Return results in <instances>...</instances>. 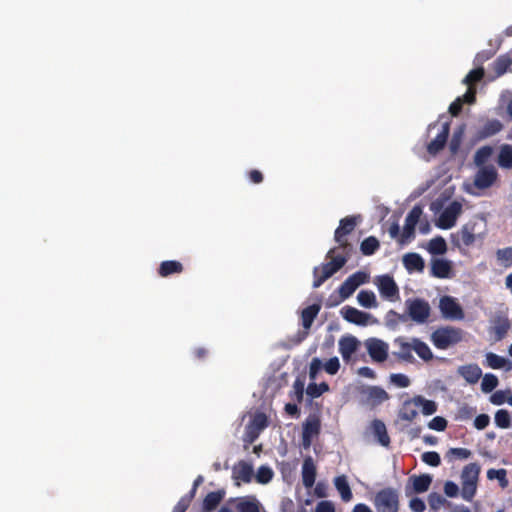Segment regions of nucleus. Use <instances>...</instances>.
Here are the masks:
<instances>
[{
    "label": "nucleus",
    "mask_w": 512,
    "mask_h": 512,
    "mask_svg": "<svg viewBox=\"0 0 512 512\" xmlns=\"http://www.w3.org/2000/svg\"><path fill=\"white\" fill-rule=\"evenodd\" d=\"M338 248H332L327 253V258H331V261L327 263H323L319 267H315L313 270V287H320L328 278L333 276L337 271H339L347 262L349 255H337L334 256Z\"/></svg>",
    "instance_id": "f257e3e1"
},
{
    "label": "nucleus",
    "mask_w": 512,
    "mask_h": 512,
    "mask_svg": "<svg viewBox=\"0 0 512 512\" xmlns=\"http://www.w3.org/2000/svg\"><path fill=\"white\" fill-rule=\"evenodd\" d=\"M464 335V330L459 327L443 326L431 334V341L437 349L446 350L460 343L464 339Z\"/></svg>",
    "instance_id": "f03ea898"
},
{
    "label": "nucleus",
    "mask_w": 512,
    "mask_h": 512,
    "mask_svg": "<svg viewBox=\"0 0 512 512\" xmlns=\"http://www.w3.org/2000/svg\"><path fill=\"white\" fill-rule=\"evenodd\" d=\"M378 512H398L399 493L392 487L379 490L373 501Z\"/></svg>",
    "instance_id": "7ed1b4c3"
},
{
    "label": "nucleus",
    "mask_w": 512,
    "mask_h": 512,
    "mask_svg": "<svg viewBox=\"0 0 512 512\" xmlns=\"http://www.w3.org/2000/svg\"><path fill=\"white\" fill-rule=\"evenodd\" d=\"M357 225V217L347 216L340 220L338 228L335 230L334 239L338 243L339 249L347 255L352 252V245L346 239V236L352 233Z\"/></svg>",
    "instance_id": "20e7f679"
},
{
    "label": "nucleus",
    "mask_w": 512,
    "mask_h": 512,
    "mask_svg": "<svg viewBox=\"0 0 512 512\" xmlns=\"http://www.w3.org/2000/svg\"><path fill=\"white\" fill-rule=\"evenodd\" d=\"M368 280V274L363 271H357L353 273L338 288L340 300L330 303L329 306H336L340 302L348 299L360 285L365 284L368 282Z\"/></svg>",
    "instance_id": "39448f33"
},
{
    "label": "nucleus",
    "mask_w": 512,
    "mask_h": 512,
    "mask_svg": "<svg viewBox=\"0 0 512 512\" xmlns=\"http://www.w3.org/2000/svg\"><path fill=\"white\" fill-rule=\"evenodd\" d=\"M405 304L407 313L413 321L419 324L427 322L431 308L426 300L421 298L408 299Z\"/></svg>",
    "instance_id": "423d86ee"
},
{
    "label": "nucleus",
    "mask_w": 512,
    "mask_h": 512,
    "mask_svg": "<svg viewBox=\"0 0 512 512\" xmlns=\"http://www.w3.org/2000/svg\"><path fill=\"white\" fill-rule=\"evenodd\" d=\"M423 213L422 207L420 205H415L405 219V225L403 228V232L399 237V242L401 244L406 243L411 238L414 237L415 234V227L417 223L419 222V219Z\"/></svg>",
    "instance_id": "0eeeda50"
},
{
    "label": "nucleus",
    "mask_w": 512,
    "mask_h": 512,
    "mask_svg": "<svg viewBox=\"0 0 512 512\" xmlns=\"http://www.w3.org/2000/svg\"><path fill=\"white\" fill-rule=\"evenodd\" d=\"M461 212V203L458 201L451 202L440 214L437 221V226L444 230L452 228L456 224L457 218Z\"/></svg>",
    "instance_id": "6e6552de"
},
{
    "label": "nucleus",
    "mask_w": 512,
    "mask_h": 512,
    "mask_svg": "<svg viewBox=\"0 0 512 512\" xmlns=\"http://www.w3.org/2000/svg\"><path fill=\"white\" fill-rule=\"evenodd\" d=\"M439 308L445 319L461 320L464 318V312L456 299L451 296H443L440 299Z\"/></svg>",
    "instance_id": "1a4fd4ad"
},
{
    "label": "nucleus",
    "mask_w": 512,
    "mask_h": 512,
    "mask_svg": "<svg viewBox=\"0 0 512 512\" xmlns=\"http://www.w3.org/2000/svg\"><path fill=\"white\" fill-rule=\"evenodd\" d=\"M375 284L383 298L389 300L399 298V288L392 276L388 274L378 276Z\"/></svg>",
    "instance_id": "9d476101"
},
{
    "label": "nucleus",
    "mask_w": 512,
    "mask_h": 512,
    "mask_svg": "<svg viewBox=\"0 0 512 512\" xmlns=\"http://www.w3.org/2000/svg\"><path fill=\"white\" fill-rule=\"evenodd\" d=\"M366 348L369 356L375 362H384L388 357L389 346L383 340L370 338L366 341Z\"/></svg>",
    "instance_id": "9b49d317"
},
{
    "label": "nucleus",
    "mask_w": 512,
    "mask_h": 512,
    "mask_svg": "<svg viewBox=\"0 0 512 512\" xmlns=\"http://www.w3.org/2000/svg\"><path fill=\"white\" fill-rule=\"evenodd\" d=\"M497 177L498 173L492 165L483 166L475 175L474 185L479 189L489 188L495 183Z\"/></svg>",
    "instance_id": "f8f14e48"
},
{
    "label": "nucleus",
    "mask_w": 512,
    "mask_h": 512,
    "mask_svg": "<svg viewBox=\"0 0 512 512\" xmlns=\"http://www.w3.org/2000/svg\"><path fill=\"white\" fill-rule=\"evenodd\" d=\"M321 423L317 417H309L303 423L302 446L308 449L312 444V439L320 433Z\"/></svg>",
    "instance_id": "ddd939ff"
},
{
    "label": "nucleus",
    "mask_w": 512,
    "mask_h": 512,
    "mask_svg": "<svg viewBox=\"0 0 512 512\" xmlns=\"http://www.w3.org/2000/svg\"><path fill=\"white\" fill-rule=\"evenodd\" d=\"M503 129V124L498 119H487L483 125H481L476 133L475 138L479 141L485 140L487 138H490L499 132H501Z\"/></svg>",
    "instance_id": "4468645a"
},
{
    "label": "nucleus",
    "mask_w": 512,
    "mask_h": 512,
    "mask_svg": "<svg viewBox=\"0 0 512 512\" xmlns=\"http://www.w3.org/2000/svg\"><path fill=\"white\" fill-rule=\"evenodd\" d=\"M341 315L342 317L350 323L365 326L368 324V320L370 318V314L360 311L352 306H344L341 309Z\"/></svg>",
    "instance_id": "2eb2a0df"
},
{
    "label": "nucleus",
    "mask_w": 512,
    "mask_h": 512,
    "mask_svg": "<svg viewBox=\"0 0 512 512\" xmlns=\"http://www.w3.org/2000/svg\"><path fill=\"white\" fill-rule=\"evenodd\" d=\"M362 394L366 396V403L376 407L389 399V394L380 386H368L363 389Z\"/></svg>",
    "instance_id": "dca6fc26"
},
{
    "label": "nucleus",
    "mask_w": 512,
    "mask_h": 512,
    "mask_svg": "<svg viewBox=\"0 0 512 512\" xmlns=\"http://www.w3.org/2000/svg\"><path fill=\"white\" fill-rule=\"evenodd\" d=\"M449 132L450 125L446 122L443 124L442 129L437 136L427 145V151L432 155L439 153L445 147Z\"/></svg>",
    "instance_id": "f3484780"
},
{
    "label": "nucleus",
    "mask_w": 512,
    "mask_h": 512,
    "mask_svg": "<svg viewBox=\"0 0 512 512\" xmlns=\"http://www.w3.org/2000/svg\"><path fill=\"white\" fill-rule=\"evenodd\" d=\"M316 466L313 458L307 456L302 464V482L306 488H312L316 480Z\"/></svg>",
    "instance_id": "a211bd4d"
},
{
    "label": "nucleus",
    "mask_w": 512,
    "mask_h": 512,
    "mask_svg": "<svg viewBox=\"0 0 512 512\" xmlns=\"http://www.w3.org/2000/svg\"><path fill=\"white\" fill-rule=\"evenodd\" d=\"M232 477L236 481H243L245 483H249L253 477V467L246 461H239L233 467Z\"/></svg>",
    "instance_id": "6ab92c4d"
},
{
    "label": "nucleus",
    "mask_w": 512,
    "mask_h": 512,
    "mask_svg": "<svg viewBox=\"0 0 512 512\" xmlns=\"http://www.w3.org/2000/svg\"><path fill=\"white\" fill-rule=\"evenodd\" d=\"M452 271L451 262L446 259L436 258L431 262L432 276L440 279L449 278Z\"/></svg>",
    "instance_id": "aec40b11"
},
{
    "label": "nucleus",
    "mask_w": 512,
    "mask_h": 512,
    "mask_svg": "<svg viewBox=\"0 0 512 512\" xmlns=\"http://www.w3.org/2000/svg\"><path fill=\"white\" fill-rule=\"evenodd\" d=\"M359 346V341L354 336L343 337L339 340V351L343 360L348 362L352 354L356 352Z\"/></svg>",
    "instance_id": "412c9836"
},
{
    "label": "nucleus",
    "mask_w": 512,
    "mask_h": 512,
    "mask_svg": "<svg viewBox=\"0 0 512 512\" xmlns=\"http://www.w3.org/2000/svg\"><path fill=\"white\" fill-rule=\"evenodd\" d=\"M458 373L470 384H475L482 376V370L478 364H467L460 366Z\"/></svg>",
    "instance_id": "4be33fe9"
},
{
    "label": "nucleus",
    "mask_w": 512,
    "mask_h": 512,
    "mask_svg": "<svg viewBox=\"0 0 512 512\" xmlns=\"http://www.w3.org/2000/svg\"><path fill=\"white\" fill-rule=\"evenodd\" d=\"M403 265L408 272H422L425 268L423 258L418 253H407L403 256Z\"/></svg>",
    "instance_id": "5701e85b"
},
{
    "label": "nucleus",
    "mask_w": 512,
    "mask_h": 512,
    "mask_svg": "<svg viewBox=\"0 0 512 512\" xmlns=\"http://www.w3.org/2000/svg\"><path fill=\"white\" fill-rule=\"evenodd\" d=\"M237 512H260V503L255 496H243L236 499Z\"/></svg>",
    "instance_id": "b1692460"
},
{
    "label": "nucleus",
    "mask_w": 512,
    "mask_h": 512,
    "mask_svg": "<svg viewBox=\"0 0 512 512\" xmlns=\"http://www.w3.org/2000/svg\"><path fill=\"white\" fill-rule=\"evenodd\" d=\"M224 496H225L224 490L209 492L203 499L202 510L204 512L214 511L218 507V505L221 503Z\"/></svg>",
    "instance_id": "393cba45"
},
{
    "label": "nucleus",
    "mask_w": 512,
    "mask_h": 512,
    "mask_svg": "<svg viewBox=\"0 0 512 512\" xmlns=\"http://www.w3.org/2000/svg\"><path fill=\"white\" fill-rule=\"evenodd\" d=\"M394 342L398 345L399 350L393 354L402 361L412 363L414 361L412 342H406L402 337L396 338Z\"/></svg>",
    "instance_id": "a878e982"
},
{
    "label": "nucleus",
    "mask_w": 512,
    "mask_h": 512,
    "mask_svg": "<svg viewBox=\"0 0 512 512\" xmlns=\"http://www.w3.org/2000/svg\"><path fill=\"white\" fill-rule=\"evenodd\" d=\"M371 428L379 444L388 447L390 445V437L387 433L385 423L379 419H375L371 423Z\"/></svg>",
    "instance_id": "bb28decb"
},
{
    "label": "nucleus",
    "mask_w": 512,
    "mask_h": 512,
    "mask_svg": "<svg viewBox=\"0 0 512 512\" xmlns=\"http://www.w3.org/2000/svg\"><path fill=\"white\" fill-rule=\"evenodd\" d=\"M184 270L181 262L176 260H166L160 263L158 274L161 277H168L173 274H180Z\"/></svg>",
    "instance_id": "cd10ccee"
},
{
    "label": "nucleus",
    "mask_w": 512,
    "mask_h": 512,
    "mask_svg": "<svg viewBox=\"0 0 512 512\" xmlns=\"http://www.w3.org/2000/svg\"><path fill=\"white\" fill-rule=\"evenodd\" d=\"M486 365L492 369L504 368L507 371L512 369L511 361L493 352H488L486 354Z\"/></svg>",
    "instance_id": "c85d7f7f"
},
{
    "label": "nucleus",
    "mask_w": 512,
    "mask_h": 512,
    "mask_svg": "<svg viewBox=\"0 0 512 512\" xmlns=\"http://www.w3.org/2000/svg\"><path fill=\"white\" fill-rule=\"evenodd\" d=\"M321 309V306L320 304H312L306 308H304L301 312V321H302V326L306 329V330H309L315 320V318L317 317L319 311Z\"/></svg>",
    "instance_id": "c756f323"
},
{
    "label": "nucleus",
    "mask_w": 512,
    "mask_h": 512,
    "mask_svg": "<svg viewBox=\"0 0 512 512\" xmlns=\"http://www.w3.org/2000/svg\"><path fill=\"white\" fill-rule=\"evenodd\" d=\"M409 481L412 482L413 491L415 493H424L429 489L432 477L428 474H423L419 476H412L409 478Z\"/></svg>",
    "instance_id": "7c9ffc66"
},
{
    "label": "nucleus",
    "mask_w": 512,
    "mask_h": 512,
    "mask_svg": "<svg viewBox=\"0 0 512 512\" xmlns=\"http://www.w3.org/2000/svg\"><path fill=\"white\" fill-rule=\"evenodd\" d=\"M334 484H335L337 491L339 492V494L341 496V499L344 502H349L353 498V494H352L351 488L348 484V481L346 479V476L341 475V476L336 477L334 479Z\"/></svg>",
    "instance_id": "2f4dec72"
},
{
    "label": "nucleus",
    "mask_w": 512,
    "mask_h": 512,
    "mask_svg": "<svg viewBox=\"0 0 512 512\" xmlns=\"http://www.w3.org/2000/svg\"><path fill=\"white\" fill-rule=\"evenodd\" d=\"M497 163L503 169L512 168V145L503 144L500 147L497 157Z\"/></svg>",
    "instance_id": "473e14b6"
},
{
    "label": "nucleus",
    "mask_w": 512,
    "mask_h": 512,
    "mask_svg": "<svg viewBox=\"0 0 512 512\" xmlns=\"http://www.w3.org/2000/svg\"><path fill=\"white\" fill-rule=\"evenodd\" d=\"M412 347L415 353L424 361L428 362L433 359V353L429 346L419 338L412 339Z\"/></svg>",
    "instance_id": "72a5a7b5"
},
{
    "label": "nucleus",
    "mask_w": 512,
    "mask_h": 512,
    "mask_svg": "<svg viewBox=\"0 0 512 512\" xmlns=\"http://www.w3.org/2000/svg\"><path fill=\"white\" fill-rule=\"evenodd\" d=\"M415 407H421L422 413L426 416L432 415L437 411V404L433 400H428L421 395L413 397Z\"/></svg>",
    "instance_id": "f704fd0d"
},
{
    "label": "nucleus",
    "mask_w": 512,
    "mask_h": 512,
    "mask_svg": "<svg viewBox=\"0 0 512 512\" xmlns=\"http://www.w3.org/2000/svg\"><path fill=\"white\" fill-rule=\"evenodd\" d=\"M358 303L364 308H377L376 295L371 290H361L357 295Z\"/></svg>",
    "instance_id": "c9c22d12"
},
{
    "label": "nucleus",
    "mask_w": 512,
    "mask_h": 512,
    "mask_svg": "<svg viewBox=\"0 0 512 512\" xmlns=\"http://www.w3.org/2000/svg\"><path fill=\"white\" fill-rule=\"evenodd\" d=\"M413 398L403 403L400 411L399 418L404 421H413L418 416V411L413 407Z\"/></svg>",
    "instance_id": "e433bc0d"
},
{
    "label": "nucleus",
    "mask_w": 512,
    "mask_h": 512,
    "mask_svg": "<svg viewBox=\"0 0 512 512\" xmlns=\"http://www.w3.org/2000/svg\"><path fill=\"white\" fill-rule=\"evenodd\" d=\"M380 247L378 239L374 236L365 238L360 245L361 253L365 256L373 255Z\"/></svg>",
    "instance_id": "4c0bfd02"
},
{
    "label": "nucleus",
    "mask_w": 512,
    "mask_h": 512,
    "mask_svg": "<svg viewBox=\"0 0 512 512\" xmlns=\"http://www.w3.org/2000/svg\"><path fill=\"white\" fill-rule=\"evenodd\" d=\"M479 474H480V466L477 463H470L463 468L462 474H461V480L462 481H472V482L477 483Z\"/></svg>",
    "instance_id": "58836bf2"
},
{
    "label": "nucleus",
    "mask_w": 512,
    "mask_h": 512,
    "mask_svg": "<svg viewBox=\"0 0 512 512\" xmlns=\"http://www.w3.org/2000/svg\"><path fill=\"white\" fill-rule=\"evenodd\" d=\"M512 65V58L505 54L499 56L493 63V69L498 76L503 75Z\"/></svg>",
    "instance_id": "ea45409f"
},
{
    "label": "nucleus",
    "mask_w": 512,
    "mask_h": 512,
    "mask_svg": "<svg viewBox=\"0 0 512 512\" xmlns=\"http://www.w3.org/2000/svg\"><path fill=\"white\" fill-rule=\"evenodd\" d=\"M428 251L434 255H442L447 251V244L443 237L437 236L429 241Z\"/></svg>",
    "instance_id": "a19ab883"
},
{
    "label": "nucleus",
    "mask_w": 512,
    "mask_h": 512,
    "mask_svg": "<svg viewBox=\"0 0 512 512\" xmlns=\"http://www.w3.org/2000/svg\"><path fill=\"white\" fill-rule=\"evenodd\" d=\"M493 154V148L489 145H485L480 147L474 155V163L477 166H484V164L489 160V158Z\"/></svg>",
    "instance_id": "79ce46f5"
},
{
    "label": "nucleus",
    "mask_w": 512,
    "mask_h": 512,
    "mask_svg": "<svg viewBox=\"0 0 512 512\" xmlns=\"http://www.w3.org/2000/svg\"><path fill=\"white\" fill-rule=\"evenodd\" d=\"M330 389L329 385L326 382H321L320 384H316L315 382H311L308 384L306 393L311 398H318L323 393L328 392Z\"/></svg>",
    "instance_id": "37998d69"
},
{
    "label": "nucleus",
    "mask_w": 512,
    "mask_h": 512,
    "mask_svg": "<svg viewBox=\"0 0 512 512\" xmlns=\"http://www.w3.org/2000/svg\"><path fill=\"white\" fill-rule=\"evenodd\" d=\"M459 242L469 247L475 242V234L473 233V229L468 225L462 227V229L458 232Z\"/></svg>",
    "instance_id": "c03bdc74"
},
{
    "label": "nucleus",
    "mask_w": 512,
    "mask_h": 512,
    "mask_svg": "<svg viewBox=\"0 0 512 512\" xmlns=\"http://www.w3.org/2000/svg\"><path fill=\"white\" fill-rule=\"evenodd\" d=\"M494 421L497 427L507 429L511 426V417L506 409H500L495 413Z\"/></svg>",
    "instance_id": "a18cd8bd"
},
{
    "label": "nucleus",
    "mask_w": 512,
    "mask_h": 512,
    "mask_svg": "<svg viewBox=\"0 0 512 512\" xmlns=\"http://www.w3.org/2000/svg\"><path fill=\"white\" fill-rule=\"evenodd\" d=\"M471 451L466 448H450L446 453V458L449 461H453L455 459L465 460L471 456Z\"/></svg>",
    "instance_id": "49530a36"
},
{
    "label": "nucleus",
    "mask_w": 512,
    "mask_h": 512,
    "mask_svg": "<svg viewBox=\"0 0 512 512\" xmlns=\"http://www.w3.org/2000/svg\"><path fill=\"white\" fill-rule=\"evenodd\" d=\"M252 429L261 432L268 426V418L264 413H256L251 419L249 425Z\"/></svg>",
    "instance_id": "de8ad7c7"
},
{
    "label": "nucleus",
    "mask_w": 512,
    "mask_h": 512,
    "mask_svg": "<svg viewBox=\"0 0 512 512\" xmlns=\"http://www.w3.org/2000/svg\"><path fill=\"white\" fill-rule=\"evenodd\" d=\"M499 384L498 378L494 374H485L481 383V389L484 393L492 392Z\"/></svg>",
    "instance_id": "09e8293b"
},
{
    "label": "nucleus",
    "mask_w": 512,
    "mask_h": 512,
    "mask_svg": "<svg viewBox=\"0 0 512 512\" xmlns=\"http://www.w3.org/2000/svg\"><path fill=\"white\" fill-rule=\"evenodd\" d=\"M477 483L472 481H462L461 496L466 501H471L476 493Z\"/></svg>",
    "instance_id": "8fccbe9b"
},
{
    "label": "nucleus",
    "mask_w": 512,
    "mask_h": 512,
    "mask_svg": "<svg viewBox=\"0 0 512 512\" xmlns=\"http://www.w3.org/2000/svg\"><path fill=\"white\" fill-rule=\"evenodd\" d=\"M273 470L268 466H260L256 473V481L260 484H267L273 478Z\"/></svg>",
    "instance_id": "3c124183"
},
{
    "label": "nucleus",
    "mask_w": 512,
    "mask_h": 512,
    "mask_svg": "<svg viewBox=\"0 0 512 512\" xmlns=\"http://www.w3.org/2000/svg\"><path fill=\"white\" fill-rule=\"evenodd\" d=\"M506 475L507 473L505 469H489L487 471L488 479H497L500 482L501 487L503 488H505L508 485Z\"/></svg>",
    "instance_id": "603ef678"
},
{
    "label": "nucleus",
    "mask_w": 512,
    "mask_h": 512,
    "mask_svg": "<svg viewBox=\"0 0 512 512\" xmlns=\"http://www.w3.org/2000/svg\"><path fill=\"white\" fill-rule=\"evenodd\" d=\"M483 77L484 69L482 67L475 68L466 75L464 83L468 84L469 87H471V85L481 81Z\"/></svg>",
    "instance_id": "864d4df0"
},
{
    "label": "nucleus",
    "mask_w": 512,
    "mask_h": 512,
    "mask_svg": "<svg viewBox=\"0 0 512 512\" xmlns=\"http://www.w3.org/2000/svg\"><path fill=\"white\" fill-rule=\"evenodd\" d=\"M428 503L432 510H439L445 503L446 499L437 492H432L428 496Z\"/></svg>",
    "instance_id": "5fc2aeb1"
},
{
    "label": "nucleus",
    "mask_w": 512,
    "mask_h": 512,
    "mask_svg": "<svg viewBox=\"0 0 512 512\" xmlns=\"http://www.w3.org/2000/svg\"><path fill=\"white\" fill-rule=\"evenodd\" d=\"M421 458L424 463L433 467H437L441 463L440 455L435 451L424 452Z\"/></svg>",
    "instance_id": "6e6d98bb"
},
{
    "label": "nucleus",
    "mask_w": 512,
    "mask_h": 512,
    "mask_svg": "<svg viewBox=\"0 0 512 512\" xmlns=\"http://www.w3.org/2000/svg\"><path fill=\"white\" fill-rule=\"evenodd\" d=\"M497 259L506 264V266L512 265V247H506L498 249L496 252Z\"/></svg>",
    "instance_id": "4d7b16f0"
},
{
    "label": "nucleus",
    "mask_w": 512,
    "mask_h": 512,
    "mask_svg": "<svg viewBox=\"0 0 512 512\" xmlns=\"http://www.w3.org/2000/svg\"><path fill=\"white\" fill-rule=\"evenodd\" d=\"M322 368V361L317 357L313 358L309 365V378L314 381Z\"/></svg>",
    "instance_id": "13d9d810"
},
{
    "label": "nucleus",
    "mask_w": 512,
    "mask_h": 512,
    "mask_svg": "<svg viewBox=\"0 0 512 512\" xmlns=\"http://www.w3.org/2000/svg\"><path fill=\"white\" fill-rule=\"evenodd\" d=\"M390 381H391V383H393L394 385H396L397 387H400V388H406L410 385L409 378L406 375L401 374V373L391 374Z\"/></svg>",
    "instance_id": "bf43d9fd"
},
{
    "label": "nucleus",
    "mask_w": 512,
    "mask_h": 512,
    "mask_svg": "<svg viewBox=\"0 0 512 512\" xmlns=\"http://www.w3.org/2000/svg\"><path fill=\"white\" fill-rule=\"evenodd\" d=\"M447 420L441 416L434 417L428 423V427L435 431H444L447 428Z\"/></svg>",
    "instance_id": "052dcab7"
},
{
    "label": "nucleus",
    "mask_w": 512,
    "mask_h": 512,
    "mask_svg": "<svg viewBox=\"0 0 512 512\" xmlns=\"http://www.w3.org/2000/svg\"><path fill=\"white\" fill-rule=\"evenodd\" d=\"M325 371L330 375H335L340 369V362L338 357L330 358L324 365Z\"/></svg>",
    "instance_id": "680f3d73"
},
{
    "label": "nucleus",
    "mask_w": 512,
    "mask_h": 512,
    "mask_svg": "<svg viewBox=\"0 0 512 512\" xmlns=\"http://www.w3.org/2000/svg\"><path fill=\"white\" fill-rule=\"evenodd\" d=\"M294 389V396L298 403H301L303 401V395H304V382L300 379H296L293 384Z\"/></svg>",
    "instance_id": "e2e57ef3"
},
{
    "label": "nucleus",
    "mask_w": 512,
    "mask_h": 512,
    "mask_svg": "<svg viewBox=\"0 0 512 512\" xmlns=\"http://www.w3.org/2000/svg\"><path fill=\"white\" fill-rule=\"evenodd\" d=\"M386 320L388 325L395 326L398 321H406V316L401 315L394 310H390L386 315Z\"/></svg>",
    "instance_id": "0e129e2a"
},
{
    "label": "nucleus",
    "mask_w": 512,
    "mask_h": 512,
    "mask_svg": "<svg viewBox=\"0 0 512 512\" xmlns=\"http://www.w3.org/2000/svg\"><path fill=\"white\" fill-rule=\"evenodd\" d=\"M490 423V417L487 414H479L474 419V426L478 430L485 429Z\"/></svg>",
    "instance_id": "69168bd1"
},
{
    "label": "nucleus",
    "mask_w": 512,
    "mask_h": 512,
    "mask_svg": "<svg viewBox=\"0 0 512 512\" xmlns=\"http://www.w3.org/2000/svg\"><path fill=\"white\" fill-rule=\"evenodd\" d=\"M409 507L413 512H424L426 509L424 501L418 497L410 500Z\"/></svg>",
    "instance_id": "338daca9"
},
{
    "label": "nucleus",
    "mask_w": 512,
    "mask_h": 512,
    "mask_svg": "<svg viewBox=\"0 0 512 512\" xmlns=\"http://www.w3.org/2000/svg\"><path fill=\"white\" fill-rule=\"evenodd\" d=\"M315 512H335V507L330 501H321L316 505Z\"/></svg>",
    "instance_id": "774afa93"
}]
</instances>
